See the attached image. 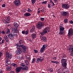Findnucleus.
<instances>
[{
	"instance_id": "obj_1",
	"label": "nucleus",
	"mask_w": 73,
	"mask_h": 73,
	"mask_svg": "<svg viewBox=\"0 0 73 73\" xmlns=\"http://www.w3.org/2000/svg\"><path fill=\"white\" fill-rule=\"evenodd\" d=\"M45 25V23L43 22H39L37 23L36 24V28L40 30L42 29V28L43 26Z\"/></svg>"
},
{
	"instance_id": "obj_2",
	"label": "nucleus",
	"mask_w": 73,
	"mask_h": 73,
	"mask_svg": "<svg viewBox=\"0 0 73 73\" xmlns=\"http://www.w3.org/2000/svg\"><path fill=\"white\" fill-rule=\"evenodd\" d=\"M67 62L66 59L62 58L61 59V63L62 64V65L63 68L65 69H66V66H67Z\"/></svg>"
},
{
	"instance_id": "obj_3",
	"label": "nucleus",
	"mask_w": 73,
	"mask_h": 73,
	"mask_svg": "<svg viewBox=\"0 0 73 73\" xmlns=\"http://www.w3.org/2000/svg\"><path fill=\"white\" fill-rule=\"evenodd\" d=\"M68 52H70V55L72 56H73V46L72 45H70L69 46L68 49H67Z\"/></svg>"
},
{
	"instance_id": "obj_4",
	"label": "nucleus",
	"mask_w": 73,
	"mask_h": 73,
	"mask_svg": "<svg viewBox=\"0 0 73 73\" xmlns=\"http://www.w3.org/2000/svg\"><path fill=\"white\" fill-rule=\"evenodd\" d=\"M61 25H60V31L59 33V35H62L64 32V27H63L62 26H61Z\"/></svg>"
},
{
	"instance_id": "obj_5",
	"label": "nucleus",
	"mask_w": 73,
	"mask_h": 73,
	"mask_svg": "<svg viewBox=\"0 0 73 73\" xmlns=\"http://www.w3.org/2000/svg\"><path fill=\"white\" fill-rule=\"evenodd\" d=\"M69 13L68 11H61V15L62 16H65V17H68L69 16Z\"/></svg>"
},
{
	"instance_id": "obj_6",
	"label": "nucleus",
	"mask_w": 73,
	"mask_h": 73,
	"mask_svg": "<svg viewBox=\"0 0 73 73\" xmlns=\"http://www.w3.org/2000/svg\"><path fill=\"white\" fill-rule=\"evenodd\" d=\"M14 4L16 7L20 6L21 5V2L20 0H15L14 1Z\"/></svg>"
},
{
	"instance_id": "obj_7",
	"label": "nucleus",
	"mask_w": 73,
	"mask_h": 73,
	"mask_svg": "<svg viewBox=\"0 0 73 73\" xmlns=\"http://www.w3.org/2000/svg\"><path fill=\"white\" fill-rule=\"evenodd\" d=\"M62 8L64 9H68L70 7V6L68 4H62Z\"/></svg>"
},
{
	"instance_id": "obj_8",
	"label": "nucleus",
	"mask_w": 73,
	"mask_h": 73,
	"mask_svg": "<svg viewBox=\"0 0 73 73\" xmlns=\"http://www.w3.org/2000/svg\"><path fill=\"white\" fill-rule=\"evenodd\" d=\"M48 29H49V27H45L44 28L43 31V32L42 33L41 35H44L45 34L47 33H48L47 31H48Z\"/></svg>"
},
{
	"instance_id": "obj_9",
	"label": "nucleus",
	"mask_w": 73,
	"mask_h": 73,
	"mask_svg": "<svg viewBox=\"0 0 73 73\" xmlns=\"http://www.w3.org/2000/svg\"><path fill=\"white\" fill-rule=\"evenodd\" d=\"M20 46L22 48L23 52L24 53H26V51L27 50V47L25 46L23 44H20Z\"/></svg>"
},
{
	"instance_id": "obj_10",
	"label": "nucleus",
	"mask_w": 73,
	"mask_h": 73,
	"mask_svg": "<svg viewBox=\"0 0 73 73\" xmlns=\"http://www.w3.org/2000/svg\"><path fill=\"white\" fill-rule=\"evenodd\" d=\"M73 34V30L71 28L68 30V36H71Z\"/></svg>"
},
{
	"instance_id": "obj_11",
	"label": "nucleus",
	"mask_w": 73,
	"mask_h": 73,
	"mask_svg": "<svg viewBox=\"0 0 73 73\" xmlns=\"http://www.w3.org/2000/svg\"><path fill=\"white\" fill-rule=\"evenodd\" d=\"M7 36L8 38H10V39H11V40L13 39V38H14V36H13L12 33H10L7 35Z\"/></svg>"
},
{
	"instance_id": "obj_12",
	"label": "nucleus",
	"mask_w": 73,
	"mask_h": 73,
	"mask_svg": "<svg viewBox=\"0 0 73 73\" xmlns=\"http://www.w3.org/2000/svg\"><path fill=\"white\" fill-rule=\"evenodd\" d=\"M23 67L20 66L19 67H17L16 68V71L17 72L19 73L20 72V71L21 70V69H22Z\"/></svg>"
},
{
	"instance_id": "obj_13",
	"label": "nucleus",
	"mask_w": 73,
	"mask_h": 73,
	"mask_svg": "<svg viewBox=\"0 0 73 73\" xmlns=\"http://www.w3.org/2000/svg\"><path fill=\"white\" fill-rule=\"evenodd\" d=\"M44 58H42V59H40V58H38L36 59V63H38V62H39V61L40 62H42V61H43Z\"/></svg>"
},
{
	"instance_id": "obj_14",
	"label": "nucleus",
	"mask_w": 73,
	"mask_h": 73,
	"mask_svg": "<svg viewBox=\"0 0 73 73\" xmlns=\"http://www.w3.org/2000/svg\"><path fill=\"white\" fill-rule=\"evenodd\" d=\"M6 54H7L6 56H7L8 58L11 59L12 57V54H11L10 53H8L7 54L6 53Z\"/></svg>"
},
{
	"instance_id": "obj_15",
	"label": "nucleus",
	"mask_w": 73,
	"mask_h": 73,
	"mask_svg": "<svg viewBox=\"0 0 73 73\" xmlns=\"http://www.w3.org/2000/svg\"><path fill=\"white\" fill-rule=\"evenodd\" d=\"M13 25L14 27L16 28H19V25L16 22H14L13 23Z\"/></svg>"
},
{
	"instance_id": "obj_16",
	"label": "nucleus",
	"mask_w": 73,
	"mask_h": 73,
	"mask_svg": "<svg viewBox=\"0 0 73 73\" xmlns=\"http://www.w3.org/2000/svg\"><path fill=\"white\" fill-rule=\"evenodd\" d=\"M31 13L28 12L24 14V15L26 17H28L29 16H31Z\"/></svg>"
},
{
	"instance_id": "obj_17",
	"label": "nucleus",
	"mask_w": 73,
	"mask_h": 73,
	"mask_svg": "<svg viewBox=\"0 0 73 73\" xmlns=\"http://www.w3.org/2000/svg\"><path fill=\"white\" fill-rule=\"evenodd\" d=\"M46 37L43 36L41 38L42 40L44 42H46Z\"/></svg>"
},
{
	"instance_id": "obj_18",
	"label": "nucleus",
	"mask_w": 73,
	"mask_h": 73,
	"mask_svg": "<svg viewBox=\"0 0 73 73\" xmlns=\"http://www.w3.org/2000/svg\"><path fill=\"white\" fill-rule=\"evenodd\" d=\"M36 34L35 33H33L32 34L31 36L32 38L35 39V38L36 37Z\"/></svg>"
},
{
	"instance_id": "obj_19",
	"label": "nucleus",
	"mask_w": 73,
	"mask_h": 73,
	"mask_svg": "<svg viewBox=\"0 0 73 73\" xmlns=\"http://www.w3.org/2000/svg\"><path fill=\"white\" fill-rule=\"evenodd\" d=\"M21 52H22V51H19V50H17L16 51V53L17 54H20L21 53Z\"/></svg>"
},
{
	"instance_id": "obj_20",
	"label": "nucleus",
	"mask_w": 73,
	"mask_h": 73,
	"mask_svg": "<svg viewBox=\"0 0 73 73\" xmlns=\"http://www.w3.org/2000/svg\"><path fill=\"white\" fill-rule=\"evenodd\" d=\"M35 26H33V28L31 29L30 30V32L31 33H32L34 31H35Z\"/></svg>"
},
{
	"instance_id": "obj_21",
	"label": "nucleus",
	"mask_w": 73,
	"mask_h": 73,
	"mask_svg": "<svg viewBox=\"0 0 73 73\" xmlns=\"http://www.w3.org/2000/svg\"><path fill=\"white\" fill-rule=\"evenodd\" d=\"M28 70V67L27 66H25L23 68V70Z\"/></svg>"
},
{
	"instance_id": "obj_22",
	"label": "nucleus",
	"mask_w": 73,
	"mask_h": 73,
	"mask_svg": "<svg viewBox=\"0 0 73 73\" xmlns=\"http://www.w3.org/2000/svg\"><path fill=\"white\" fill-rule=\"evenodd\" d=\"M61 57H62L61 58H66V54H62L61 55Z\"/></svg>"
},
{
	"instance_id": "obj_23",
	"label": "nucleus",
	"mask_w": 73,
	"mask_h": 73,
	"mask_svg": "<svg viewBox=\"0 0 73 73\" xmlns=\"http://www.w3.org/2000/svg\"><path fill=\"white\" fill-rule=\"evenodd\" d=\"M4 38L5 40H6V42H8L9 41V40H8V38L7 36H4Z\"/></svg>"
},
{
	"instance_id": "obj_24",
	"label": "nucleus",
	"mask_w": 73,
	"mask_h": 73,
	"mask_svg": "<svg viewBox=\"0 0 73 73\" xmlns=\"http://www.w3.org/2000/svg\"><path fill=\"white\" fill-rule=\"evenodd\" d=\"M21 46H20V45L19 46V47H17V50H19V51H22V49H21Z\"/></svg>"
},
{
	"instance_id": "obj_25",
	"label": "nucleus",
	"mask_w": 73,
	"mask_h": 73,
	"mask_svg": "<svg viewBox=\"0 0 73 73\" xmlns=\"http://www.w3.org/2000/svg\"><path fill=\"white\" fill-rule=\"evenodd\" d=\"M44 51H45V49H43V48H41L40 51V53H43Z\"/></svg>"
},
{
	"instance_id": "obj_26",
	"label": "nucleus",
	"mask_w": 73,
	"mask_h": 73,
	"mask_svg": "<svg viewBox=\"0 0 73 73\" xmlns=\"http://www.w3.org/2000/svg\"><path fill=\"white\" fill-rule=\"evenodd\" d=\"M25 65H27V66H28V65H29V62H28V60H25Z\"/></svg>"
},
{
	"instance_id": "obj_27",
	"label": "nucleus",
	"mask_w": 73,
	"mask_h": 73,
	"mask_svg": "<svg viewBox=\"0 0 73 73\" xmlns=\"http://www.w3.org/2000/svg\"><path fill=\"white\" fill-rule=\"evenodd\" d=\"M6 62H7L8 64H9V65L11 64V61L9 60L8 59L6 60Z\"/></svg>"
},
{
	"instance_id": "obj_28",
	"label": "nucleus",
	"mask_w": 73,
	"mask_h": 73,
	"mask_svg": "<svg viewBox=\"0 0 73 73\" xmlns=\"http://www.w3.org/2000/svg\"><path fill=\"white\" fill-rule=\"evenodd\" d=\"M36 0H31V2L33 5L36 3Z\"/></svg>"
},
{
	"instance_id": "obj_29",
	"label": "nucleus",
	"mask_w": 73,
	"mask_h": 73,
	"mask_svg": "<svg viewBox=\"0 0 73 73\" xmlns=\"http://www.w3.org/2000/svg\"><path fill=\"white\" fill-rule=\"evenodd\" d=\"M3 22L5 24H9V22H8L7 21H6V20H3Z\"/></svg>"
},
{
	"instance_id": "obj_30",
	"label": "nucleus",
	"mask_w": 73,
	"mask_h": 73,
	"mask_svg": "<svg viewBox=\"0 0 73 73\" xmlns=\"http://www.w3.org/2000/svg\"><path fill=\"white\" fill-rule=\"evenodd\" d=\"M21 66L24 67V66H25V64L23 63H22L21 64Z\"/></svg>"
},
{
	"instance_id": "obj_31",
	"label": "nucleus",
	"mask_w": 73,
	"mask_h": 73,
	"mask_svg": "<svg viewBox=\"0 0 73 73\" xmlns=\"http://www.w3.org/2000/svg\"><path fill=\"white\" fill-rule=\"evenodd\" d=\"M11 67L8 66L7 67V70L8 71H10V70H11Z\"/></svg>"
},
{
	"instance_id": "obj_32",
	"label": "nucleus",
	"mask_w": 73,
	"mask_h": 73,
	"mask_svg": "<svg viewBox=\"0 0 73 73\" xmlns=\"http://www.w3.org/2000/svg\"><path fill=\"white\" fill-rule=\"evenodd\" d=\"M29 33V30H27L26 31H25V34L26 35H27Z\"/></svg>"
},
{
	"instance_id": "obj_33",
	"label": "nucleus",
	"mask_w": 73,
	"mask_h": 73,
	"mask_svg": "<svg viewBox=\"0 0 73 73\" xmlns=\"http://www.w3.org/2000/svg\"><path fill=\"white\" fill-rule=\"evenodd\" d=\"M47 47V46L46 45H43L42 46V48H43L44 49H45L46 48V47Z\"/></svg>"
},
{
	"instance_id": "obj_34",
	"label": "nucleus",
	"mask_w": 73,
	"mask_h": 73,
	"mask_svg": "<svg viewBox=\"0 0 73 73\" xmlns=\"http://www.w3.org/2000/svg\"><path fill=\"white\" fill-rule=\"evenodd\" d=\"M48 70L49 72H53V70L52 68H51L50 69H49Z\"/></svg>"
},
{
	"instance_id": "obj_35",
	"label": "nucleus",
	"mask_w": 73,
	"mask_h": 73,
	"mask_svg": "<svg viewBox=\"0 0 73 73\" xmlns=\"http://www.w3.org/2000/svg\"><path fill=\"white\" fill-rule=\"evenodd\" d=\"M64 23H68V19H64Z\"/></svg>"
},
{
	"instance_id": "obj_36",
	"label": "nucleus",
	"mask_w": 73,
	"mask_h": 73,
	"mask_svg": "<svg viewBox=\"0 0 73 73\" xmlns=\"http://www.w3.org/2000/svg\"><path fill=\"white\" fill-rule=\"evenodd\" d=\"M9 33H10V30H9V29L7 28V31L6 32V33L7 34H9Z\"/></svg>"
},
{
	"instance_id": "obj_37",
	"label": "nucleus",
	"mask_w": 73,
	"mask_h": 73,
	"mask_svg": "<svg viewBox=\"0 0 73 73\" xmlns=\"http://www.w3.org/2000/svg\"><path fill=\"white\" fill-rule=\"evenodd\" d=\"M27 11L28 12H32V10L30 9H29V8H28V9L27 10Z\"/></svg>"
},
{
	"instance_id": "obj_38",
	"label": "nucleus",
	"mask_w": 73,
	"mask_h": 73,
	"mask_svg": "<svg viewBox=\"0 0 73 73\" xmlns=\"http://www.w3.org/2000/svg\"><path fill=\"white\" fill-rule=\"evenodd\" d=\"M6 19L7 20V21H10V17H7L6 18Z\"/></svg>"
},
{
	"instance_id": "obj_39",
	"label": "nucleus",
	"mask_w": 73,
	"mask_h": 73,
	"mask_svg": "<svg viewBox=\"0 0 73 73\" xmlns=\"http://www.w3.org/2000/svg\"><path fill=\"white\" fill-rule=\"evenodd\" d=\"M19 42L20 44H22L23 43V40H21L19 41Z\"/></svg>"
},
{
	"instance_id": "obj_40",
	"label": "nucleus",
	"mask_w": 73,
	"mask_h": 73,
	"mask_svg": "<svg viewBox=\"0 0 73 73\" xmlns=\"http://www.w3.org/2000/svg\"><path fill=\"white\" fill-rule=\"evenodd\" d=\"M22 33L23 34V35H25V31L23 30L22 31Z\"/></svg>"
},
{
	"instance_id": "obj_41",
	"label": "nucleus",
	"mask_w": 73,
	"mask_h": 73,
	"mask_svg": "<svg viewBox=\"0 0 73 73\" xmlns=\"http://www.w3.org/2000/svg\"><path fill=\"white\" fill-rule=\"evenodd\" d=\"M34 52L35 53H38V51L36 49H34Z\"/></svg>"
},
{
	"instance_id": "obj_42",
	"label": "nucleus",
	"mask_w": 73,
	"mask_h": 73,
	"mask_svg": "<svg viewBox=\"0 0 73 73\" xmlns=\"http://www.w3.org/2000/svg\"><path fill=\"white\" fill-rule=\"evenodd\" d=\"M47 3V1H43L42 2V4H46Z\"/></svg>"
},
{
	"instance_id": "obj_43",
	"label": "nucleus",
	"mask_w": 73,
	"mask_h": 73,
	"mask_svg": "<svg viewBox=\"0 0 73 73\" xmlns=\"http://www.w3.org/2000/svg\"><path fill=\"white\" fill-rule=\"evenodd\" d=\"M15 32H16V33H19V31L17 30V28H15Z\"/></svg>"
},
{
	"instance_id": "obj_44",
	"label": "nucleus",
	"mask_w": 73,
	"mask_h": 73,
	"mask_svg": "<svg viewBox=\"0 0 73 73\" xmlns=\"http://www.w3.org/2000/svg\"><path fill=\"white\" fill-rule=\"evenodd\" d=\"M1 33L2 34H3V35H5V32L4 31H2Z\"/></svg>"
},
{
	"instance_id": "obj_45",
	"label": "nucleus",
	"mask_w": 73,
	"mask_h": 73,
	"mask_svg": "<svg viewBox=\"0 0 73 73\" xmlns=\"http://www.w3.org/2000/svg\"><path fill=\"white\" fill-rule=\"evenodd\" d=\"M40 20L41 21H44V20L45 19H44V18L41 17L40 18Z\"/></svg>"
},
{
	"instance_id": "obj_46",
	"label": "nucleus",
	"mask_w": 73,
	"mask_h": 73,
	"mask_svg": "<svg viewBox=\"0 0 73 73\" xmlns=\"http://www.w3.org/2000/svg\"><path fill=\"white\" fill-rule=\"evenodd\" d=\"M35 58H33V60L32 61V63H34L35 62Z\"/></svg>"
},
{
	"instance_id": "obj_47",
	"label": "nucleus",
	"mask_w": 73,
	"mask_h": 73,
	"mask_svg": "<svg viewBox=\"0 0 73 73\" xmlns=\"http://www.w3.org/2000/svg\"><path fill=\"white\" fill-rule=\"evenodd\" d=\"M13 37H17V34H14L13 35Z\"/></svg>"
},
{
	"instance_id": "obj_48",
	"label": "nucleus",
	"mask_w": 73,
	"mask_h": 73,
	"mask_svg": "<svg viewBox=\"0 0 73 73\" xmlns=\"http://www.w3.org/2000/svg\"><path fill=\"white\" fill-rule=\"evenodd\" d=\"M56 59H57V57H54L53 58V59L54 60H56Z\"/></svg>"
},
{
	"instance_id": "obj_49",
	"label": "nucleus",
	"mask_w": 73,
	"mask_h": 73,
	"mask_svg": "<svg viewBox=\"0 0 73 73\" xmlns=\"http://www.w3.org/2000/svg\"><path fill=\"white\" fill-rule=\"evenodd\" d=\"M59 63V62L57 61H55V64H58Z\"/></svg>"
},
{
	"instance_id": "obj_50",
	"label": "nucleus",
	"mask_w": 73,
	"mask_h": 73,
	"mask_svg": "<svg viewBox=\"0 0 73 73\" xmlns=\"http://www.w3.org/2000/svg\"><path fill=\"white\" fill-rule=\"evenodd\" d=\"M48 8H51V7L50 6V4H48Z\"/></svg>"
},
{
	"instance_id": "obj_51",
	"label": "nucleus",
	"mask_w": 73,
	"mask_h": 73,
	"mask_svg": "<svg viewBox=\"0 0 73 73\" xmlns=\"http://www.w3.org/2000/svg\"><path fill=\"white\" fill-rule=\"evenodd\" d=\"M16 29L13 28L12 29V31L14 32H15Z\"/></svg>"
},
{
	"instance_id": "obj_52",
	"label": "nucleus",
	"mask_w": 73,
	"mask_h": 73,
	"mask_svg": "<svg viewBox=\"0 0 73 73\" xmlns=\"http://www.w3.org/2000/svg\"><path fill=\"white\" fill-rule=\"evenodd\" d=\"M3 70H2L1 69H0V73H3Z\"/></svg>"
},
{
	"instance_id": "obj_53",
	"label": "nucleus",
	"mask_w": 73,
	"mask_h": 73,
	"mask_svg": "<svg viewBox=\"0 0 73 73\" xmlns=\"http://www.w3.org/2000/svg\"><path fill=\"white\" fill-rule=\"evenodd\" d=\"M2 7H5V4H3L2 5Z\"/></svg>"
},
{
	"instance_id": "obj_54",
	"label": "nucleus",
	"mask_w": 73,
	"mask_h": 73,
	"mask_svg": "<svg viewBox=\"0 0 73 73\" xmlns=\"http://www.w3.org/2000/svg\"><path fill=\"white\" fill-rule=\"evenodd\" d=\"M70 23L71 24H73V21H72V20H71L70 22Z\"/></svg>"
},
{
	"instance_id": "obj_55",
	"label": "nucleus",
	"mask_w": 73,
	"mask_h": 73,
	"mask_svg": "<svg viewBox=\"0 0 73 73\" xmlns=\"http://www.w3.org/2000/svg\"><path fill=\"white\" fill-rule=\"evenodd\" d=\"M41 11L42 12H44V8H43V9L41 10Z\"/></svg>"
},
{
	"instance_id": "obj_56",
	"label": "nucleus",
	"mask_w": 73,
	"mask_h": 73,
	"mask_svg": "<svg viewBox=\"0 0 73 73\" xmlns=\"http://www.w3.org/2000/svg\"><path fill=\"white\" fill-rule=\"evenodd\" d=\"M4 40L3 39L2 41V42L1 43V44H3V43H4Z\"/></svg>"
},
{
	"instance_id": "obj_57",
	"label": "nucleus",
	"mask_w": 73,
	"mask_h": 73,
	"mask_svg": "<svg viewBox=\"0 0 73 73\" xmlns=\"http://www.w3.org/2000/svg\"><path fill=\"white\" fill-rule=\"evenodd\" d=\"M63 73H69V71H67L64 72Z\"/></svg>"
},
{
	"instance_id": "obj_58",
	"label": "nucleus",
	"mask_w": 73,
	"mask_h": 73,
	"mask_svg": "<svg viewBox=\"0 0 73 73\" xmlns=\"http://www.w3.org/2000/svg\"><path fill=\"white\" fill-rule=\"evenodd\" d=\"M8 65H9V64H8V63L7 62H6V63L5 64V65L6 66H8Z\"/></svg>"
},
{
	"instance_id": "obj_59",
	"label": "nucleus",
	"mask_w": 73,
	"mask_h": 73,
	"mask_svg": "<svg viewBox=\"0 0 73 73\" xmlns=\"http://www.w3.org/2000/svg\"><path fill=\"white\" fill-rule=\"evenodd\" d=\"M51 62L52 63H54V64H55V61H51Z\"/></svg>"
},
{
	"instance_id": "obj_60",
	"label": "nucleus",
	"mask_w": 73,
	"mask_h": 73,
	"mask_svg": "<svg viewBox=\"0 0 73 73\" xmlns=\"http://www.w3.org/2000/svg\"><path fill=\"white\" fill-rule=\"evenodd\" d=\"M16 46H17V47H19V44H16Z\"/></svg>"
},
{
	"instance_id": "obj_61",
	"label": "nucleus",
	"mask_w": 73,
	"mask_h": 73,
	"mask_svg": "<svg viewBox=\"0 0 73 73\" xmlns=\"http://www.w3.org/2000/svg\"><path fill=\"white\" fill-rule=\"evenodd\" d=\"M52 2H53V1L52 0H50V3H52Z\"/></svg>"
},
{
	"instance_id": "obj_62",
	"label": "nucleus",
	"mask_w": 73,
	"mask_h": 73,
	"mask_svg": "<svg viewBox=\"0 0 73 73\" xmlns=\"http://www.w3.org/2000/svg\"><path fill=\"white\" fill-rule=\"evenodd\" d=\"M52 5H53V6H54L55 5V4L54 3H53V2H52Z\"/></svg>"
},
{
	"instance_id": "obj_63",
	"label": "nucleus",
	"mask_w": 73,
	"mask_h": 73,
	"mask_svg": "<svg viewBox=\"0 0 73 73\" xmlns=\"http://www.w3.org/2000/svg\"><path fill=\"white\" fill-rule=\"evenodd\" d=\"M14 67H15V68L16 67H17V66L16 65V64H15V65H14Z\"/></svg>"
},
{
	"instance_id": "obj_64",
	"label": "nucleus",
	"mask_w": 73,
	"mask_h": 73,
	"mask_svg": "<svg viewBox=\"0 0 73 73\" xmlns=\"http://www.w3.org/2000/svg\"><path fill=\"white\" fill-rule=\"evenodd\" d=\"M10 73H14V72L13 71H11V72Z\"/></svg>"
}]
</instances>
